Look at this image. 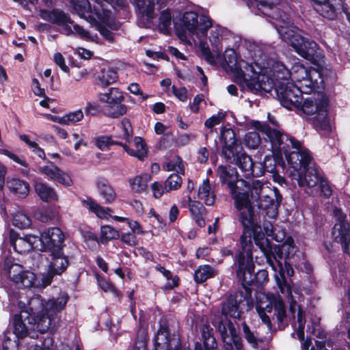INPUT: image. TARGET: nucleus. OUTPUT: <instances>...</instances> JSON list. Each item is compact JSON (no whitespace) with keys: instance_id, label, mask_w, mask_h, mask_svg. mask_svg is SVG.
Listing matches in <instances>:
<instances>
[{"instance_id":"obj_11","label":"nucleus","mask_w":350,"mask_h":350,"mask_svg":"<svg viewBox=\"0 0 350 350\" xmlns=\"http://www.w3.org/2000/svg\"><path fill=\"white\" fill-rule=\"evenodd\" d=\"M284 39H288L294 51L313 64H317L322 56L318 44L313 40L295 33L293 30L284 31Z\"/></svg>"},{"instance_id":"obj_58","label":"nucleus","mask_w":350,"mask_h":350,"mask_svg":"<svg viewBox=\"0 0 350 350\" xmlns=\"http://www.w3.org/2000/svg\"><path fill=\"white\" fill-rule=\"evenodd\" d=\"M265 173L266 171L262 162L253 161L252 167L250 170V172H247V176L260 177L265 175Z\"/></svg>"},{"instance_id":"obj_6","label":"nucleus","mask_w":350,"mask_h":350,"mask_svg":"<svg viewBox=\"0 0 350 350\" xmlns=\"http://www.w3.org/2000/svg\"><path fill=\"white\" fill-rule=\"evenodd\" d=\"M220 140L223 143L221 155L226 162L235 164L246 176L252 167L253 160L243 150L241 140L236 137L234 131L222 126L220 131Z\"/></svg>"},{"instance_id":"obj_24","label":"nucleus","mask_w":350,"mask_h":350,"mask_svg":"<svg viewBox=\"0 0 350 350\" xmlns=\"http://www.w3.org/2000/svg\"><path fill=\"white\" fill-rule=\"evenodd\" d=\"M170 0H148V4L146 5L145 0H135V5L139 12L148 19L155 18L154 10H158L167 6Z\"/></svg>"},{"instance_id":"obj_10","label":"nucleus","mask_w":350,"mask_h":350,"mask_svg":"<svg viewBox=\"0 0 350 350\" xmlns=\"http://www.w3.org/2000/svg\"><path fill=\"white\" fill-rule=\"evenodd\" d=\"M299 153L300 157L297 162L301 163V165L299 169L291 168L290 174L292 178L297 180L299 187L312 188L317 186L323 176L320 174L318 168L309 167L312 159L309 150L301 146Z\"/></svg>"},{"instance_id":"obj_63","label":"nucleus","mask_w":350,"mask_h":350,"mask_svg":"<svg viewBox=\"0 0 350 350\" xmlns=\"http://www.w3.org/2000/svg\"><path fill=\"white\" fill-rule=\"evenodd\" d=\"M57 173V175H56V177L53 180L57 181V183L65 186L72 185V178L68 174L64 172L62 170L61 172Z\"/></svg>"},{"instance_id":"obj_3","label":"nucleus","mask_w":350,"mask_h":350,"mask_svg":"<svg viewBox=\"0 0 350 350\" xmlns=\"http://www.w3.org/2000/svg\"><path fill=\"white\" fill-rule=\"evenodd\" d=\"M245 301H252V297H249L247 292L243 290L230 294L221 302V316L213 325L221 336L224 350L243 349L241 337L228 317L241 320L244 314L241 304Z\"/></svg>"},{"instance_id":"obj_2","label":"nucleus","mask_w":350,"mask_h":350,"mask_svg":"<svg viewBox=\"0 0 350 350\" xmlns=\"http://www.w3.org/2000/svg\"><path fill=\"white\" fill-rule=\"evenodd\" d=\"M69 300L66 292L61 291L56 299L46 301L40 295L31 297L27 306L12 318L13 333L20 340L26 338L32 331L41 334L48 332L51 317L64 310Z\"/></svg>"},{"instance_id":"obj_40","label":"nucleus","mask_w":350,"mask_h":350,"mask_svg":"<svg viewBox=\"0 0 350 350\" xmlns=\"http://www.w3.org/2000/svg\"><path fill=\"white\" fill-rule=\"evenodd\" d=\"M100 100L109 104H120L124 100V96L118 88H111L108 93L100 94Z\"/></svg>"},{"instance_id":"obj_4","label":"nucleus","mask_w":350,"mask_h":350,"mask_svg":"<svg viewBox=\"0 0 350 350\" xmlns=\"http://www.w3.org/2000/svg\"><path fill=\"white\" fill-rule=\"evenodd\" d=\"M215 172L221 187L234 200V207L239 211L238 221H241L242 216L248 219L259 218L253 202L249 199L248 191L244 188H248L250 183L241 177L237 168L229 165H219Z\"/></svg>"},{"instance_id":"obj_55","label":"nucleus","mask_w":350,"mask_h":350,"mask_svg":"<svg viewBox=\"0 0 350 350\" xmlns=\"http://www.w3.org/2000/svg\"><path fill=\"white\" fill-rule=\"evenodd\" d=\"M23 267L18 264L12 265L8 270V278L14 283H18L17 278L22 275L23 273Z\"/></svg>"},{"instance_id":"obj_14","label":"nucleus","mask_w":350,"mask_h":350,"mask_svg":"<svg viewBox=\"0 0 350 350\" xmlns=\"http://www.w3.org/2000/svg\"><path fill=\"white\" fill-rule=\"evenodd\" d=\"M40 250L49 254L63 250L66 246L65 235L58 227H51L44 230L37 235Z\"/></svg>"},{"instance_id":"obj_47","label":"nucleus","mask_w":350,"mask_h":350,"mask_svg":"<svg viewBox=\"0 0 350 350\" xmlns=\"http://www.w3.org/2000/svg\"><path fill=\"white\" fill-rule=\"evenodd\" d=\"M148 339L146 330L139 332L135 340L133 350H147Z\"/></svg>"},{"instance_id":"obj_21","label":"nucleus","mask_w":350,"mask_h":350,"mask_svg":"<svg viewBox=\"0 0 350 350\" xmlns=\"http://www.w3.org/2000/svg\"><path fill=\"white\" fill-rule=\"evenodd\" d=\"M134 144L136 150L129 148L126 143L113 140L111 136L110 146L113 145L122 146L129 155L135 157L140 161H144L148 157V148L145 140L141 137H135Z\"/></svg>"},{"instance_id":"obj_45","label":"nucleus","mask_w":350,"mask_h":350,"mask_svg":"<svg viewBox=\"0 0 350 350\" xmlns=\"http://www.w3.org/2000/svg\"><path fill=\"white\" fill-rule=\"evenodd\" d=\"M182 178L177 173L170 174L165 181V189L167 192L177 190L181 187Z\"/></svg>"},{"instance_id":"obj_46","label":"nucleus","mask_w":350,"mask_h":350,"mask_svg":"<svg viewBox=\"0 0 350 350\" xmlns=\"http://www.w3.org/2000/svg\"><path fill=\"white\" fill-rule=\"evenodd\" d=\"M20 288H30L35 284L36 275L35 274L29 271H24L22 275L17 278Z\"/></svg>"},{"instance_id":"obj_33","label":"nucleus","mask_w":350,"mask_h":350,"mask_svg":"<svg viewBox=\"0 0 350 350\" xmlns=\"http://www.w3.org/2000/svg\"><path fill=\"white\" fill-rule=\"evenodd\" d=\"M7 186L12 193L21 198H25L29 192V183L20 178H12L7 182Z\"/></svg>"},{"instance_id":"obj_32","label":"nucleus","mask_w":350,"mask_h":350,"mask_svg":"<svg viewBox=\"0 0 350 350\" xmlns=\"http://www.w3.org/2000/svg\"><path fill=\"white\" fill-rule=\"evenodd\" d=\"M81 204L83 207L88 208L90 212L94 213L100 219H106L110 216V213L112 209L109 207L104 208L96 202L91 197H87L86 199L81 200Z\"/></svg>"},{"instance_id":"obj_19","label":"nucleus","mask_w":350,"mask_h":350,"mask_svg":"<svg viewBox=\"0 0 350 350\" xmlns=\"http://www.w3.org/2000/svg\"><path fill=\"white\" fill-rule=\"evenodd\" d=\"M282 199V196L278 188L273 187V189H271L267 187L266 191L258 200L256 205L258 208L265 210L267 214L271 211L272 213L276 215Z\"/></svg>"},{"instance_id":"obj_12","label":"nucleus","mask_w":350,"mask_h":350,"mask_svg":"<svg viewBox=\"0 0 350 350\" xmlns=\"http://www.w3.org/2000/svg\"><path fill=\"white\" fill-rule=\"evenodd\" d=\"M154 350H186L183 349L178 334L171 333L170 323L165 317H161L159 328L154 337ZM190 350V349H189Z\"/></svg>"},{"instance_id":"obj_26","label":"nucleus","mask_w":350,"mask_h":350,"mask_svg":"<svg viewBox=\"0 0 350 350\" xmlns=\"http://www.w3.org/2000/svg\"><path fill=\"white\" fill-rule=\"evenodd\" d=\"M268 281V271L265 269H260L256 273L254 272L251 277H248L247 279V284L244 283L242 288L245 292H247L249 297H252V286L259 288L266 284Z\"/></svg>"},{"instance_id":"obj_60","label":"nucleus","mask_w":350,"mask_h":350,"mask_svg":"<svg viewBox=\"0 0 350 350\" xmlns=\"http://www.w3.org/2000/svg\"><path fill=\"white\" fill-rule=\"evenodd\" d=\"M96 29L100 35L108 42L113 43L115 41L113 33L103 24H96Z\"/></svg>"},{"instance_id":"obj_51","label":"nucleus","mask_w":350,"mask_h":350,"mask_svg":"<svg viewBox=\"0 0 350 350\" xmlns=\"http://www.w3.org/2000/svg\"><path fill=\"white\" fill-rule=\"evenodd\" d=\"M243 327V336L247 340V342L254 348H257L258 346V341L256 337L254 336L253 332L250 330V327L246 323L245 321H243L241 323Z\"/></svg>"},{"instance_id":"obj_22","label":"nucleus","mask_w":350,"mask_h":350,"mask_svg":"<svg viewBox=\"0 0 350 350\" xmlns=\"http://www.w3.org/2000/svg\"><path fill=\"white\" fill-rule=\"evenodd\" d=\"M344 3V0H327L315 11L328 21H335L342 14Z\"/></svg>"},{"instance_id":"obj_38","label":"nucleus","mask_w":350,"mask_h":350,"mask_svg":"<svg viewBox=\"0 0 350 350\" xmlns=\"http://www.w3.org/2000/svg\"><path fill=\"white\" fill-rule=\"evenodd\" d=\"M273 76L276 81V83L279 82H287L291 78V71L281 62L275 61L272 65Z\"/></svg>"},{"instance_id":"obj_64","label":"nucleus","mask_w":350,"mask_h":350,"mask_svg":"<svg viewBox=\"0 0 350 350\" xmlns=\"http://www.w3.org/2000/svg\"><path fill=\"white\" fill-rule=\"evenodd\" d=\"M98 283L100 288L105 292H113L116 291V286L109 280L103 277L98 278Z\"/></svg>"},{"instance_id":"obj_29","label":"nucleus","mask_w":350,"mask_h":350,"mask_svg":"<svg viewBox=\"0 0 350 350\" xmlns=\"http://www.w3.org/2000/svg\"><path fill=\"white\" fill-rule=\"evenodd\" d=\"M34 189L40 198L44 202H55L58 200V195L54 188L43 182H36Z\"/></svg>"},{"instance_id":"obj_42","label":"nucleus","mask_w":350,"mask_h":350,"mask_svg":"<svg viewBox=\"0 0 350 350\" xmlns=\"http://www.w3.org/2000/svg\"><path fill=\"white\" fill-rule=\"evenodd\" d=\"M247 187L248 189L245 188L248 191L249 199L252 200L253 202H257L267 189V187H264L262 183L258 180H254L252 185L250 184Z\"/></svg>"},{"instance_id":"obj_35","label":"nucleus","mask_w":350,"mask_h":350,"mask_svg":"<svg viewBox=\"0 0 350 350\" xmlns=\"http://www.w3.org/2000/svg\"><path fill=\"white\" fill-rule=\"evenodd\" d=\"M271 304H273L274 315L276 317L278 329L280 330H284L288 326V323L285 322L286 319L285 304L280 299L274 300L273 302H271Z\"/></svg>"},{"instance_id":"obj_37","label":"nucleus","mask_w":350,"mask_h":350,"mask_svg":"<svg viewBox=\"0 0 350 350\" xmlns=\"http://www.w3.org/2000/svg\"><path fill=\"white\" fill-rule=\"evenodd\" d=\"M97 79L100 82L99 84L102 87L106 88L118 80L117 70L113 68H102L97 76Z\"/></svg>"},{"instance_id":"obj_16","label":"nucleus","mask_w":350,"mask_h":350,"mask_svg":"<svg viewBox=\"0 0 350 350\" xmlns=\"http://www.w3.org/2000/svg\"><path fill=\"white\" fill-rule=\"evenodd\" d=\"M275 92L281 105L289 110L294 109L303 96L302 90L289 81L276 83Z\"/></svg>"},{"instance_id":"obj_41","label":"nucleus","mask_w":350,"mask_h":350,"mask_svg":"<svg viewBox=\"0 0 350 350\" xmlns=\"http://www.w3.org/2000/svg\"><path fill=\"white\" fill-rule=\"evenodd\" d=\"M150 176L147 174L136 176L134 178L129 180V184L133 191L137 193L145 191L148 187V182Z\"/></svg>"},{"instance_id":"obj_31","label":"nucleus","mask_w":350,"mask_h":350,"mask_svg":"<svg viewBox=\"0 0 350 350\" xmlns=\"http://www.w3.org/2000/svg\"><path fill=\"white\" fill-rule=\"evenodd\" d=\"M198 196L206 206H213L215 204L216 194L215 190L212 189L208 178H206L199 186Z\"/></svg>"},{"instance_id":"obj_50","label":"nucleus","mask_w":350,"mask_h":350,"mask_svg":"<svg viewBox=\"0 0 350 350\" xmlns=\"http://www.w3.org/2000/svg\"><path fill=\"white\" fill-rule=\"evenodd\" d=\"M49 165L40 167L39 171L41 174L46 175L49 178L54 180L57 175V172H61V169L51 161H47Z\"/></svg>"},{"instance_id":"obj_25","label":"nucleus","mask_w":350,"mask_h":350,"mask_svg":"<svg viewBox=\"0 0 350 350\" xmlns=\"http://www.w3.org/2000/svg\"><path fill=\"white\" fill-rule=\"evenodd\" d=\"M96 186L106 204H112L115 202L117 193L107 178L103 176L97 177Z\"/></svg>"},{"instance_id":"obj_17","label":"nucleus","mask_w":350,"mask_h":350,"mask_svg":"<svg viewBox=\"0 0 350 350\" xmlns=\"http://www.w3.org/2000/svg\"><path fill=\"white\" fill-rule=\"evenodd\" d=\"M196 12H185L182 16L183 26L192 33H201L206 35L209 28L213 25L211 18L204 14L200 16Z\"/></svg>"},{"instance_id":"obj_20","label":"nucleus","mask_w":350,"mask_h":350,"mask_svg":"<svg viewBox=\"0 0 350 350\" xmlns=\"http://www.w3.org/2000/svg\"><path fill=\"white\" fill-rule=\"evenodd\" d=\"M272 258L275 260L279 267L278 271L275 274V280L280 293L282 294H291V286L288 283L285 274L288 277H292L293 275L294 270L291 264L287 260H284V265L283 266L282 261L276 259V256H274V257H271V259Z\"/></svg>"},{"instance_id":"obj_34","label":"nucleus","mask_w":350,"mask_h":350,"mask_svg":"<svg viewBox=\"0 0 350 350\" xmlns=\"http://www.w3.org/2000/svg\"><path fill=\"white\" fill-rule=\"evenodd\" d=\"M38 237L34 234H27L21 237L16 243V249H14L19 254L25 253L32 249L38 247Z\"/></svg>"},{"instance_id":"obj_57","label":"nucleus","mask_w":350,"mask_h":350,"mask_svg":"<svg viewBox=\"0 0 350 350\" xmlns=\"http://www.w3.org/2000/svg\"><path fill=\"white\" fill-rule=\"evenodd\" d=\"M159 21L161 29L167 30L172 23V15L170 8H166L161 12Z\"/></svg>"},{"instance_id":"obj_28","label":"nucleus","mask_w":350,"mask_h":350,"mask_svg":"<svg viewBox=\"0 0 350 350\" xmlns=\"http://www.w3.org/2000/svg\"><path fill=\"white\" fill-rule=\"evenodd\" d=\"M187 202L192 219L198 227H204L206 221L204 217L206 210L204 205L199 201L192 200L190 195L187 196Z\"/></svg>"},{"instance_id":"obj_39","label":"nucleus","mask_w":350,"mask_h":350,"mask_svg":"<svg viewBox=\"0 0 350 350\" xmlns=\"http://www.w3.org/2000/svg\"><path fill=\"white\" fill-rule=\"evenodd\" d=\"M295 245L282 243V245H275L274 247L273 255L276 256V259L288 260L293 258L295 254Z\"/></svg>"},{"instance_id":"obj_8","label":"nucleus","mask_w":350,"mask_h":350,"mask_svg":"<svg viewBox=\"0 0 350 350\" xmlns=\"http://www.w3.org/2000/svg\"><path fill=\"white\" fill-rule=\"evenodd\" d=\"M250 73H245L241 68H237L235 77L237 83L242 87L247 88V90L256 95L264 96L270 93L273 89L275 90L276 82L266 75H260L257 72L254 66L251 64L246 68Z\"/></svg>"},{"instance_id":"obj_52","label":"nucleus","mask_w":350,"mask_h":350,"mask_svg":"<svg viewBox=\"0 0 350 350\" xmlns=\"http://www.w3.org/2000/svg\"><path fill=\"white\" fill-rule=\"evenodd\" d=\"M256 310L258 311V315L260 317L262 323L267 326V328L269 329V330L271 332H273V331L275 332L276 329L273 327L270 317L266 313V312H271L272 306L269 307V306H267L266 310L261 307H258L256 308Z\"/></svg>"},{"instance_id":"obj_36","label":"nucleus","mask_w":350,"mask_h":350,"mask_svg":"<svg viewBox=\"0 0 350 350\" xmlns=\"http://www.w3.org/2000/svg\"><path fill=\"white\" fill-rule=\"evenodd\" d=\"M217 274L215 269L210 265H200L195 271L193 280L197 284H202Z\"/></svg>"},{"instance_id":"obj_9","label":"nucleus","mask_w":350,"mask_h":350,"mask_svg":"<svg viewBox=\"0 0 350 350\" xmlns=\"http://www.w3.org/2000/svg\"><path fill=\"white\" fill-rule=\"evenodd\" d=\"M40 16L45 21L62 27L66 36L77 33L81 39L86 41H93L94 38L90 32L78 24H75L68 13L59 8H53L51 10L40 9Z\"/></svg>"},{"instance_id":"obj_59","label":"nucleus","mask_w":350,"mask_h":350,"mask_svg":"<svg viewBox=\"0 0 350 350\" xmlns=\"http://www.w3.org/2000/svg\"><path fill=\"white\" fill-rule=\"evenodd\" d=\"M111 136L101 135L95 138V145L100 150L109 149Z\"/></svg>"},{"instance_id":"obj_49","label":"nucleus","mask_w":350,"mask_h":350,"mask_svg":"<svg viewBox=\"0 0 350 350\" xmlns=\"http://www.w3.org/2000/svg\"><path fill=\"white\" fill-rule=\"evenodd\" d=\"M83 118V113L81 109L77 110L73 112H70L68 114L59 118V123L62 124H69L70 123H76L82 120Z\"/></svg>"},{"instance_id":"obj_61","label":"nucleus","mask_w":350,"mask_h":350,"mask_svg":"<svg viewBox=\"0 0 350 350\" xmlns=\"http://www.w3.org/2000/svg\"><path fill=\"white\" fill-rule=\"evenodd\" d=\"M75 9L82 16L91 10V5L88 0H82L75 5Z\"/></svg>"},{"instance_id":"obj_5","label":"nucleus","mask_w":350,"mask_h":350,"mask_svg":"<svg viewBox=\"0 0 350 350\" xmlns=\"http://www.w3.org/2000/svg\"><path fill=\"white\" fill-rule=\"evenodd\" d=\"M270 144L272 154L266 155L262 161L266 173L272 174L274 179L278 177L284 180L279 174V168L282 170L286 168L283 156L285 157L290 170L291 168L296 170L300 168L301 163L297 161L299 156L300 157L299 150L301 148V143L295 137L291 135L282 137V139Z\"/></svg>"},{"instance_id":"obj_13","label":"nucleus","mask_w":350,"mask_h":350,"mask_svg":"<svg viewBox=\"0 0 350 350\" xmlns=\"http://www.w3.org/2000/svg\"><path fill=\"white\" fill-rule=\"evenodd\" d=\"M49 256L51 260L47 271L42 274L41 279V284L44 288L52 283L55 276H61L65 273L70 265V260L74 258L72 255L65 254L64 250L49 254Z\"/></svg>"},{"instance_id":"obj_62","label":"nucleus","mask_w":350,"mask_h":350,"mask_svg":"<svg viewBox=\"0 0 350 350\" xmlns=\"http://www.w3.org/2000/svg\"><path fill=\"white\" fill-rule=\"evenodd\" d=\"M122 124L123 126L124 134L122 136V139L126 140V142H130L131 137H132L133 129L131 127V124L129 119L124 118Z\"/></svg>"},{"instance_id":"obj_23","label":"nucleus","mask_w":350,"mask_h":350,"mask_svg":"<svg viewBox=\"0 0 350 350\" xmlns=\"http://www.w3.org/2000/svg\"><path fill=\"white\" fill-rule=\"evenodd\" d=\"M301 69L304 74L301 77L302 85L309 88V92L318 91L321 88V85L323 83L321 72L312 68L307 69L304 66H301Z\"/></svg>"},{"instance_id":"obj_48","label":"nucleus","mask_w":350,"mask_h":350,"mask_svg":"<svg viewBox=\"0 0 350 350\" xmlns=\"http://www.w3.org/2000/svg\"><path fill=\"white\" fill-rule=\"evenodd\" d=\"M245 144L251 149H256L260 144L261 138L259 133L256 131H250L245 135Z\"/></svg>"},{"instance_id":"obj_18","label":"nucleus","mask_w":350,"mask_h":350,"mask_svg":"<svg viewBox=\"0 0 350 350\" xmlns=\"http://www.w3.org/2000/svg\"><path fill=\"white\" fill-rule=\"evenodd\" d=\"M254 5L265 16L288 26L291 23L289 16L278 7L279 0H254Z\"/></svg>"},{"instance_id":"obj_43","label":"nucleus","mask_w":350,"mask_h":350,"mask_svg":"<svg viewBox=\"0 0 350 350\" xmlns=\"http://www.w3.org/2000/svg\"><path fill=\"white\" fill-rule=\"evenodd\" d=\"M120 237L119 232L110 226H103L100 228V242L106 244L109 241L118 239Z\"/></svg>"},{"instance_id":"obj_44","label":"nucleus","mask_w":350,"mask_h":350,"mask_svg":"<svg viewBox=\"0 0 350 350\" xmlns=\"http://www.w3.org/2000/svg\"><path fill=\"white\" fill-rule=\"evenodd\" d=\"M155 269L161 273L167 280H172V283L168 282L165 284V289L172 290L179 285V278L178 275L173 277L172 272L170 270L166 269L163 266H161V265H157L155 267Z\"/></svg>"},{"instance_id":"obj_30","label":"nucleus","mask_w":350,"mask_h":350,"mask_svg":"<svg viewBox=\"0 0 350 350\" xmlns=\"http://www.w3.org/2000/svg\"><path fill=\"white\" fill-rule=\"evenodd\" d=\"M203 342H195L194 350H215L217 347V342L213 334V329L208 327H204L202 332Z\"/></svg>"},{"instance_id":"obj_1","label":"nucleus","mask_w":350,"mask_h":350,"mask_svg":"<svg viewBox=\"0 0 350 350\" xmlns=\"http://www.w3.org/2000/svg\"><path fill=\"white\" fill-rule=\"evenodd\" d=\"M243 227L239 237L241 247L237 251L231 266L236 278L241 286L247 284V279L254 273L256 265L254 260V243L264 254L271 264L273 254V244L263 232L259 218L246 219L242 216L239 221ZM271 265H273L271 263ZM274 268V267H273Z\"/></svg>"},{"instance_id":"obj_27","label":"nucleus","mask_w":350,"mask_h":350,"mask_svg":"<svg viewBox=\"0 0 350 350\" xmlns=\"http://www.w3.org/2000/svg\"><path fill=\"white\" fill-rule=\"evenodd\" d=\"M252 125L257 131L261 132L262 135H264L265 139L269 141L270 143L282 139V137L290 136L283 131L276 129H272L268 124L262 123L258 120H254Z\"/></svg>"},{"instance_id":"obj_53","label":"nucleus","mask_w":350,"mask_h":350,"mask_svg":"<svg viewBox=\"0 0 350 350\" xmlns=\"http://www.w3.org/2000/svg\"><path fill=\"white\" fill-rule=\"evenodd\" d=\"M226 112L219 111L217 114L213 115L205 121L204 126L208 129H212L215 125H218L221 122H223L226 118Z\"/></svg>"},{"instance_id":"obj_15","label":"nucleus","mask_w":350,"mask_h":350,"mask_svg":"<svg viewBox=\"0 0 350 350\" xmlns=\"http://www.w3.org/2000/svg\"><path fill=\"white\" fill-rule=\"evenodd\" d=\"M334 216L336 219L332 232L334 241L340 243L343 252L350 256V223L348 222L347 215L340 208H334Z\"/></svg>"},{"instance_id":"obj_54","label":"nucleus","mask_w":350,"mask_h":350,"mask_svg":"<svg viewBox=\"0 0 350 350\" xmlns=\"http://www.w3.org/2000/svg\"><path fill=\"white\" fill-rule=\"evenodd\" d=\"M13 224L21 229L26 228L31 224V220L26 215L18 213L14 217Z\"/></svg>"},{"instance_id":"obj_7","label":"nucleus","mask_w":350,"mask_h":350,"mask_svg":"<svg viewBox=\"0 0 350 350\" xmlns=\"http://www.w3.org/2000/svg\"><path fill=\"white\" fill-rule=\"evenodd\" d=\"M327 99H317L314 97H302L294 108L297 113L306 116H314L310 123L317 131H327L330 129L328 119Z\"/></svg>"},{"instance_id":"obj_56","label":"nucleus","mask_w":350,"mask_h":350,"mask_svg":"<svg viewBox=\"0 0 350 350\" xmlns=\"http://www.w3.org/2000/svg\"><path fill=\"white\" fill-rule=\"evenodd\" d=\"M318 186L320 189L321 196L329 198L332 195V189L328 180L322 176Z\"/></svg>"}]
</instances>
